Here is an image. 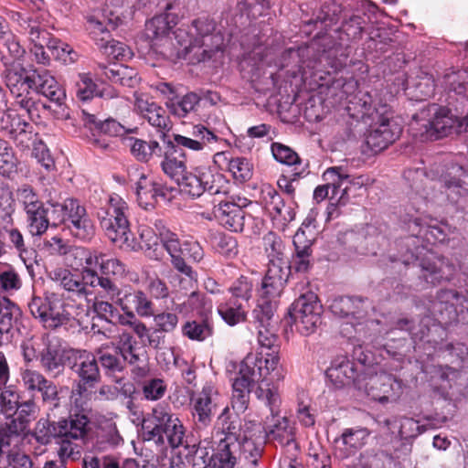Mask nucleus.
<instances>
[{
  "instance_id": "8",
  "label": "nucleus",
  "mask_w": 468,
  "mask_h": 468,
  "mask_svg": "<svg viewBox=\"0 0 468 468\" xmlns=\"http://www.w3.org/2000/svg\"><path fill=\"white\" fill-rule=\"evenodd\" d=\"M128 213V204L115 194L109 196L105 203L96 210L97 218L108 239L119 247L126 246L135 250V246L132 245L133 240H130L132 233Z\"/></svg>"
},
{
  "instance_id": "64",
  "label": "nucleus",
  "mask_w": 468,
  "mask_h": 468,
  "mask_svg": "<svg viewBox=\"0 0 468 468\" xmlns=\"http://www.w3.org/2000/svg\"><path fill=\"white\" fill-rule=\"evenodd\" d=\"M167 390V385L160 378L146 379L142 384V394L144 399L155 401L161 399Z\"/></svg>"
},
{
  "instance_id": "45",
  "label": "nucleus",
  "mask_w": 468,
  "mask_h": 468,
  "mask_svg": "<svg viewBox=\"0 0 468 468\" xmlns=\"http://www.w3.org/2000/svg\"><path fill=\"white\" fill-rule=\"evenodd\" d=\"M381 424L383 428L392 433H394L393 430L398 429L400 439L413 438L425 431V425H420L418 420L412 418L386 419Z\"/></svg>"
},
{
  "instance_id": "26",
  "label": "nucleus",
  "mask_w": 468,
  "mask_h": 468,
  "mask_svg": "<svg viewBox=\"0 0 468 468\" xmlns=\"http://www.w3.org/2000/svg\"><path fill=\"white\" fill-rule=\"evenodd\" d=\"M439 183L442 193L452 203L468 195V173L462 165L449 166L440 176Z\"/></svg>"
},
{
  "instance_id": "15",
  "label": "nucleus",
  "mask_w": 468,
  "mask_h": 468,
  "mask_svg": "<svg viewBox=\"0 0 468 468\" xmlns=\"http://www.w3.org/2000/svg\"><path fill=\"white\" fill-rule=\"evenodd\" d=\"M219 399L218 390L211 382H207L201 390L192 393L189 407L197 429L207 428L211 424Z\"/></svg>"
},
{
  "instance_id": "32",
  "label": "nucleus",
  "mask_w": 468,
  "mask_h": 468,
  "mask_svg": "<svg viewBox=\"0 0 468 468\" xmlns=\"http://www.w3.org/2000/svg\"><path fill=\"white\" fill-rule=\"evenodd\" d=\"M19 441L18 438H11L0 431V468H33V462L27 454L19 450L10 449Z\"/></svg>"
},
{
  "instance_id": "21",
  "label": "nucleus",
  "mask_w": 468,
  "mask_h": 468,
  "mask_svg": "<svg viewBox=\"0 0 468 468\" xmlns=\"http://www.w3.org/2000/svg\"><path fill=\"white\" fill-rule=\"evenodd\" d=\"M404 383L401 379L387 373H381L369 379L366 392L373 400L380 403L396 401L403 393Z\"/></svg>"
},
{
  "instance_id": "29",
  "label": "nucleus",
  "mask_w": 468,
  "mask_h": 468,
  "mask_svg": "<svg viewBox=\"0 0 468 468\" xmlns=\"http://www.w3.org/2000/svg\"><path fill=\"white\" fill-rule=\"evenodd\" d=\"M135 192L139 206L146 210L154 208L159 198L167 199V187L144 174L135 183Z\"/></svg>"
},
{
  "instance_id": "58",
  "label": "nucleus",
  "mask_w": 468,
  "mask_h": 468,
  "mask_svg": "<svg viewBox=\"0 0 468 468\" xmlns=\"http://www.w3.org/2000/svg\"><path fill=\"white\" fill-rule=\"evenodd\" d=\"M363 24L364 19L359 16H353L344 21L339 31L340 41L350 42L360 39L364 29Z\"/></svg>"
},
{
  "instance_id": "42",
  "label": "nucleus",
  "mask_w": 468,
  "mask_h": 468,
  "mask_svg": "<svg viewBox=\"0 0 468 468\" xmlns=\"http://www.w3.org/2000/svg\"><path fill=\"white\" fill-rule=\"evenodd\" d=\"M437 301L435 304L440 312H442V305H445L446 311L451 309L449 313L454 312L456 315L468 313V292L461 294L454 290L442 289L437 293Z\"/></svg>"
},
{
  "instance_id": "17",
  "label": "nucleus",
  "mask_w": 468,
  "mask_h": 468,
  "mask_svg": "<svg viewBox=\"0 0 468 468\" xmlns=\"http://www.w3.org/2000/svg\"><path fill=\"white\" fill-rule=\"evenodd\" d=\"M160 241L171 258L173 268L180 273L177 280L181 289L186 291L194 289L197 283V272L182 257L183 242L180 241L177 234L172 231L165 232Z\"/></svg>"
},
{
  "instance_id": "24",
  "label": "nucleus",
  "mask_w": 468,
  "mask_h": 468,
  "mask_svg": "<svg viewBox=\"0 0 468 468\" xmlns=\"http://www.w3.org/2000/svg\"><path fill=\"white\" fill-rule=\"evenodd\" d=\"M280 407L275 416L271 412V420L265 424V440L280 444L283 451H296L299 447L295 440V427L286 417H280Z\"/></svg>"
},
{
  "instance_id": "33",
  "label": "nucleus",
  "mask_w": 468,
  "mask_h": 468,
  "mask_svg": "<svg viewBox=\"0 0 468 468\" xmlns=\"http://www.w3.org/2000/svg\"><path fill=\"white\" fill-rule=\"evenodd\" d=\"M73 352L74 348L63 349L49 345L41 352V367L48 375L57 378L64 372L65 366L70 367Z\"/></svg>"
},
{
  "instance_id": "48",
  "label": "nucleus",
  "mask_w": 468,
  "mask_h": 468,
  "mask_svg": "<svg viewBox=\"0 0 468 468\" xmlns=\"http://www.w3.org/2000/svg\"><path fill=\"white\" fill-rule=\"evenodd\" d=\"M265 439H239L238 453L248 464L256 466L262 457Z\"/></svg>"
},
{
  "instance_id": "61",
  "label": "nucleus",
  "mask_w": 468,
  "mask_h": 468,
  "mask_svg": "<svg viewBox=\"0 0 468 468\" xmlns=\"http://www.w3.org/2000/svg\"><path fill=\"white\" fill-rule=\"evenodd\" d=\"M154 324V332L163 334H173L179 323L178 315L174 312L163 311L152 316Z\"/></svg>"
},
{
  "instance_id": "51",
  "label": "nucleus",
  "mask_w": 468,
  "mask_h": 468,
  "mask_svg": "<svg viewBox=\"0 0 468 468\" xmlns=\"http://www.w3.org/2000/svg\"><path fill=\"white\" fill-rule=\"evenodd\" d=\"M212 309V303L205 294L193 291L187 299L175 305L174 310L178 313L197 312L205 315Z\"/></svg>"
},
{
  "instance_id": "47",
  "label": "nucleus",
  "mask_w": 468,
  "mask_h": 468,
  "mask_svg": "<svg viewBox=\"0 0 468 468\" xmlns=\"http://www.w3.org/2000/svg\"><path fill=\"white\" fill-rule=\"evenodd\" d=\"M100 286L101 298H106L117 304L118 298L121 297L122 292L119 289L117 284L112 282L108 276L99 275L95 269H90L89 290Z\"/></svg>"
},
{
  "instance_id": "13",
  "label": "nucleus",
  "mask_w": 468,
  "mask_h": 468,
  "mask_svg": "<svg viewBox=\"0 0 468 468\" xmlns=\"http://www.w3.org/2000/svg\"><path fill=\"white\" fill-rule=\"evenodd\" d=\"M289 314L296 331L308 336L315 333L322 324L323 305L315 293L307 292L292 303Z\"/></svg>"
},
{
  "instance_id": "35",
  "label": "nucleus",
  "mask_w": 468,
  "mask_h": 468,
  "mask_svg": "<svg viewBox=\"0 0 468 468\" xmlns=\"http://www.w3.org/2000/svg\"><path fill=\"white\" fill-rule=\"evenodd\" d=\"M135 108L139 113L147 120L149 124L157 130V132H160L165 135V133L169 131L171 127L169 116L166 114L165 110L160 105L140 96L135 100Z\"/></svg>"
},
{
  "instance_id": "25",
  "label": "nucleus",
  "mask_w": 468,
  "mask_h": 468,
  "mask_svg": "<svg viewBox=\"0 0 468 468\" xmlns=\"http://www.w3.org/2000/svg\"><path fill=\"white\" fill-rule=\"evenodd\" d=\"M234 201H220L214 207L213 213L219 223L232 232H241L245 225L246 213L242 207L250 202L247 198Z\"/></svg>"
},
{
  "instance_id": "16",
  "label": "nucleus",
  "mask_w": 468,
  "mask_h": 468,
  "mask_svg": "<svg viewBox=\"0 0 468 468\" xmlns=\"http://www.w3.org/2000/svg\"><path fill=\"white\" fill-rule=\"evenodd\" d=\"M90 269L84 263L80 273H75L66 268H55L48 272V277L68 293L69 297L88 299L92 295L89 290Z\"/></svg>"
},
{
  "instance_id": "31",
  "label": "nucleus",
  "mask_w": 468,
  "mask_h": 468,
  "mask_svg": "<svg viewBox=\"0 0 468 468\" xmlns=\"http://www.w3.org/2000/svg\"><path fill=\"white\" fill-rule=\"evenodd\" d=\"M325 375L335 388H343L356 384L358 374L354 362L346 356H337L332 360Z\"/></svg>"
},
{
  "instance_id": "40",
  "label": "nucleus",
  "mask_w": 468,
  "mask_h": 468,
  "mask_svg": "<svg viewBox=\"0 0 468 468\" xmlns=\"http://www.w3.org/2000/svg\"><path fill=\"white\" fill-rule=\"evenodd\" d=\"M96 356L106 376L112 378L115 383H121L123 380L122 375L126 365L115 351L112 353L104 347H101L96 351Z\"/></svg>"
},
{
  "instance_id": "60",
  "label": "nucleus",
  "mask_w": 468,
  "mask_h": 468,
  "mask_svg": "<svg viewBox=\"0 0 468 468\" xmlns=\"http://www.w3.org/2000/svg\"><path fill=\"white\" fill-rule=\"evenodd\" d=\"M360 303L361 301L357 298L340 296L332 301L330 310L335 316L348 317L357 312Z\"/></svg>"
},
{
  "instance_id": "56",
  "label": "nucleus",
  "mask_w": 468,
  "mask_h": 468,
  "mask_svg": "<svg viewBox=\"0 0 468 468\" xmlns=\"http://www.w3.org/2000/svg\"><path fill=\"white\" fill-rule=\"evenodd\" d=\"M369 435L370 431L367 428L356 427L346 429L341 437L335 440V442H342L346 448L356 451L365 445Z\"/></svg>"
},
{
  "instance_id": "11",
  "label": "nucleus",
  "mask_w": 468,
  "mask_h": 468,
  "mask_svg": "<svg viewBox=\"0 0 468 468\" xmlns=\"http://www.w3.org/2000/svg\"><path fill=\"white\" fill-rule=\"evenodd\" d=\"M291 267L268 264L267 272L262 279L259 291L257 306L253 310L254 319L268 321L273 318L281 296L288 281Z\"/></svg>"
},
{
  "instance_id": "3",
  "label": "nucleus",
  "mask_w": 468,
  "mask_h": 468,
  "mask_svg": "<svg viewBox=\"0 0 468 468\" xmlns=\"http://www.w3.org/2000/svg\"><path fill=\"white\" fill-rule=\"evenodd\" d=\"M160 166L164 174L178 186L181 193L195 199L203 194L227 195L230 184L226 176L210 166H197L187 171L186 154L171 147L165 153Z\"/></svg>"
},
{
  "instance_id": "12",
  "label": "nucleus",
  "mask_w": 468,
  "mask_h": 468,
  "mask_svg": "<svg viewBox=\"0 0 468 468\" xmlns=\"http://www.w3.org/2000/svg\"><path fill=\"white\" fill-rule=\"evenodd\" d=\"M62 295L45 292L44 296H33L28 303L31 314L40 320L47 328H57L68 324L72 318Z\"/></svg>"
},
{
  "instance_id": "59",
  "label": "nucleus",
  "mask_w": 468,
  "mask_h": 468,
  "mask_svg": "<svg viewBox=\"0 0 468 468\" xmlns=\"http://www.w3.org/2000/svg\"><path fill=\"white\" fill-rule=\"evenodd\" d=\"M450 90L463 95L468 92V69L445 73L442 82Z\"/></svg>"
},
{
  "instance_id": "5",
  "label": "nucleus",
  "mask_w": 468,
  "mask_h": 468,
  "mask_svg": "<svg viewBox=\"0 0 468 468\" xmlns=\"http://www.w3.org/2000/svg\"><path fill=\"white\" fill-rule=\"evenodd\" d=\"M378 92L360 93L347 106L349 115L369 126L366 144L375 154L393 144L400 135L402 128L393 118L391 107L377 99Z\"/></svg>"
},
{
  "instance_id": "20",
  "label": "nucleus",
  "mask_w": 468,
  "mask_h": 468,
  "mask_svg": "<svg viewBox=\"0 0 468 468\" xmlns=\"http://www.w3.org/2000/svg\"><path fill=\"white\" fill-rule=\"evenodd\" d=\"M261 202L273 222L286 226L295 218L293 200L286 203L278 191L271 186H266L261 190Z\"/></svg>"
},
{
  "instance_id": "57",
  "label": "nucleus",
  "mask_w": 468,
  "mask_h": 468,
  "mask_svg": "<svg viewBox=\"0 0 468 468\" xmlns=\"http://www.w3.org/2000/svg\"><path fill=\"white\" fill-rule=\"evenodd\" d=\"M139 237L141 242L138 244V246L133 244V241L132 242V245L135 246L134 250L140 248L141 250L148 251L147 256L150 259L159 260V255L156 253V249L152 250L154 246L158 245V240H160L153 227L141 225L139 228Z\"/></svg>"
},
{
  "instance_id": "39",
  "label": "nucleus",
  "mask_w": 468,
  "mask_h": 468,
  "mask_svg": "<svg viewBox=\"0 0 468 468\" xmlns=\"http://www.w3.org/2000/svg\"><path fill=\"white\" fill-rule=\"evenodd\" d=\"M34 409L35 405L31 401L19 404L14 418L1 425L0 431L5 432L6 436L11 438L20 439L27 428L29 418L33 414Z\"/></svg>"
},
{
  "instance_id": "23",
  "label": "nucleus",
  "mask_w": 468,
  "mask_h": 468,
  "mask_svg": "<svg viewBox=\"0 0 468 468\" xmlns=\"http://www.w3.org/2000/svg\"><path fill=\"white\" fill-rule=\"evenodd\" d=\"M75 255L80 257L84 263L92 269L100 268L105 276L122 278L126 275V265L117 258H109L99 250L77 249Z\"/></svg>"
},
{
  "instance_id": "34",
  "label": "nucleus",
  "mask_w": 468,
  "mask_h": 468,
  "mask_svg": "<svg viewBox=\"0 0 468 468\" xmlns=\"http://www.w3.org/2000/svg\"><path fill=\"white\" fill-rule=\"evenodd\" d=\"M193 137H187L182 134H174L175 145L172 147H184L192 151L199 152L208 145L218 143L220 138L211 130H208L202 124L195 125L192 133Z\"/></svg>"
},
{
  "instance_id": "38",
  "label": "nucleus",
  "mask_w": 468,
  "mask_h": 468,
  "mask_svg": "<svg viewBox=\"0 0 468 468\" xmlns=\"http://www.w3.org/2000/svg\"><path fill=\"white\" fill-rule=\"evenodd\" d=\"M271 320L261 321L255 319L258 323V343L261 348V353H255L260 356L262 360H267L271 357H277L278 363L280 362V356L278 355L280 350L279 338L277 335L271 330Z\"/></svg>"
},
{
  "instance_id": "1",
  "label": "nucleus",
  "mask_w": 468,
  "mask_h": 468,
  "mask_svg": "<svg viewBox=\"0 0 468 468\" xmlns=\"http://www.w3.org/2000/svg\"><path fill=\"white\" fill-rule=\"evenodd\" d=\"M408 229L411 235L399 243L401 250H406L399 252L398 261L404 265L419 261L420 278L428 284L435 286L452 280L456 272L455 265L447 258L437 256L420 245V239L430 244L442 242L447 237L448 225L431 218H415L409 221Z\"/></svg>"
},
{
  "instance_id": "19",
  "label": "nucleus",
  "mask_w": 468,
  "mask_h": 468,
  "mask_svg": "<svg viewBox=\"0 0 468 468\" xmlns=\"http://www.w3.org/2000/svg\"><path fill=\"white\" fill-rule=\"evenodd\" d=\"M20 31L28 36L30 42L33 44L30 48V54L33 59L41 65L47 66L50 62L49 55L45 51L46 45L48 49H58V47L49 39V33L45 29L43 23H37L30 20H22L20 22Z\"/></svg>"
},
{
  "instance_id": "36",
  "label": "nucleus",
  "mask_w": 468,
  "mask_h": 468,
  "mask_svg": "<svg viewBox=\"0 0 468 468\" xmlns=\"http://www.w3.org/2000/svg\"><path fill=\"white\" fill-rule=\"evenodd\" d=\"M0 54L4 69L1 72V78L4 80L5 72L10 68L25 69L16 61L21 60L25 54V48L20 45L17 38L9 32H5L0 37Z\"/></svg>"
},
{
  "instance_id": "44",
  "label": "nucleus",
  "mask_w": 468,
  "mask_h": 468,
  "mask_svg": "<svg viewBox=\"0 0 468 468\" xmlns=\"http://www.w3.org/2000/svg\"><path fill=\"white\" fill-rule=\"evenodd\" d=\"M130 152L141 163H148L154 156H162L163 148L157 141H145L143 139L129 138Z\"/></svg>"
},
{
  "instance_id": "63",
  "label": "nucleus",
  "mask_w": 468,
  "mask_h": 468,
  "mask_svg": "<svg viewBox=\"0 0 468 468\" xmlns=\"http://www.w3.org/2000/svg\"><path fill=\"white\" fill-rule=\"evenodd\" d=\"M16 198L25 212L40 208L44 205L35 189L29 185H23L16 190Z\"/></svg>"
},
{
  "instance_id": "27",
  "label": "nucleus",
  "mask_w": 468,
  "mask_h": 468,
  "mask_svg": "<svg viewBox=\"0 0 468 468\" xmlns=\"http://www.w3.org/2000/svg\"><path fill=\"white\" fill-rule=\"evenodd\" d=\"M66 228L74 238L82 241H90L95 236L94 223L86 207L78 199L70 203Z\"/></svg>"
},
{
  "instance_id": "30",
  "label": "nucleus",
  "mask_w": 468,
  "mask_h": 468,
  "mask_svg": "<svg viewBox=\"0 0 468 468\" xmlns=\"http://www.w3.org/2000/svg\"><path fill=\"white\" fill-rule=\"evenodd\" d=\"M30 122L32 121L28 119L26 112L15 105V101L12 106L0 115V128L15 140L19 135L32 133L33 126Z\"/></svg>"
},
{
  "instance_id": "18",
  "label": "nucleus",
  "mask_w": 468,
  "mask_h": 468,
  "mask_svg": "<svg viewBox=\"0 0 468 468\" xmlns=\"http://www.w3.org/2000/svg\"><path fill=\"white\" fill-rule=\"evenodd\" d=\"M324 179L327 182L325 185L318 186L314 191V199L320 203L326 197L331 200L328 207V213L331 214L335 208V202L345 205L344 196L346 194L348 186L341 189L345 180L348 179V174L342 166H333L327 168L323 174Z\"/></svg>"
},
{
  "instance_id": "49",
  "label": "nucleus",
  "mask_w": 468,
  "mask_h": 468,
  "mask_svg": "<svg viewBox=\"0 0 468 468\" xmlns=\"http://www.w3.org/2000/svg\"><path fill=\"white\" fill-rule=\"evenodd\" d=\"M245 304L232 298L220 303L218 305V313L223 321L230 326H234L246 319Z\"/></svg>"
},
{
  "instance_id": "54",
  "label": "nucleus",
  "mask_w": 468,
  "mask_h": 468,
  "mask_svg": "<svg viewBox=\"0 0 468 468\" xmlns=\"http://www.w3.org/2000/svg\"><path fill=\"white\" fill-rule=\"evenodd\" d=\"M20 315V308L15 303L0 296V334L8 333Z\"/></svg>"
},
{
  "instance_id": "28",
  "label": "nucleus",
  "mask_w": 468,
  "mask_h": 468,
  "mask_svg": "<svg viewBox=\"0 0 468 468\" xmlns=\"http://www.w3.org/2000/svg\"><path fill=\"white\" fill-rule=\"evenodd\" d=\"M117 305L123 313L131 317L136 314L143 318H149L154 315V303L146 293L141 290L129 288L122 292L117 300Z\"/></svg>"
},
{
  "instance_id": "50",
  "label": "nucleus",
  "mask_w": 468,
  "mask_h": 468,
  "mask_svg": "<svg viewBox=\"0 0 468 468\" xmlns=\"http://www.w3.org/2000/svg\"><path fill=\"white\" fill-rule=\"evenodd\" d=\"M116 24L112 20H100L95 16H88L86 22V30L91 39L99 47L102 42L110 41L111 31L115 29Z\"/></svg>"
},
{
  "instance_id": "53",
  "label": "nucleus",
  "mask_w": 468,
  "mask_h": 468,
  "mask_svg": "<svg viewBox=\"0 0 468 468\" xmlns=\"http://www.w3.org/2000/svg\"><path fill=\"white\" fill-rule=\"evenodd\" d=\"M209 441H200L189 462L192 468H217L216 448L209 446Z\"/></svg>"
},
{
  "instance_id": "4",
  "label": "nucleus",
  "mask_w": 468,
  "mask_h": 468,
  "mask_svg": "<svg viewBox=\"0 0 468 468\" xmlns=\"http://www.w3.org/2000/svg\"><path fill=\"white\" fill-rule=\"evenodd\" d=\"M4 82L15 98V105L25 111L34 122L40 120V111L30 90L45 96L58 107L63 106L66 99L64 89L48 70L10 68L4 74Z\"/></svg>"
},
{
  "instance_id": "37",
  "label": "nucleus",
  "mask_w": 468,
  "mask_h": 468,
  "mask_svg": "<svg viewBox=\"0 0 468 468\" xmlns=\"http://www.w3.org/2000/svg\"><path fill=\"white\" fill-rule=\"evenodd\" d=\"M171 4H167L164 14L154 16L145 23V36L151 41L162 40L169 35L178 23V16L170 13Z\"/></svg>"
},
{
  "instance_id": "43",
  "label": "nucleus",
  "mask_w": 468,
  "mask_h": 468,
  "mask_svg": "<svg viewBox=\"0 0 468 468\" xmlns=\"http://www.w3.org/2000/svg\"><path fill=\"white\" fill-rule=\"evenodd\" d=\"M82 112L85 116V122L87 124L93 125L94 129L101 133L110 136H122L126 133H136L137 131V128H126L112 118H108L102 121L94 114L87 113L85 111H82Z\"/></svg>"
},
{
  "instance_id": "22",
  "label": "nucleus",
  "mask_w": 468,
  "mask_h": 468,
  "mask_svg": "<svg viewBox=\"0 0 468 468\" xmlns=\"http://www.w3.org/2000/svg\"><path fill=\"white\" fill-rule=\"evenodd\" d=\"M69 368L86 387L93 388L101 381L96 354L84 349H74Z\"/></svg>"
},
{
  "instance_id": "41",
  "label": "nucleus",
  "mask_w": 468,
  "mask_h": 468,
  "mask_svg": "<svg viewBox=\"0 0 468 468\" xmlns=\"http://www.w3.org/2000/svg\"><path fill=\"white\" fill-rule=\"evenodd\" d=\"M292 243L295 253L290 267L291 269L293 268L297 272H304L310 267L312 241L306 238L303 230L298 229L293 236Z\"/></svg>"
},
{
  "instance_id": "7",
  "label": "nucleus",
  "mask_w": 468,
  "mask_h": 468,
  "mask_svg": "<svg viewBox=\"0 0 468 468\" xmlns=\"http://www.w3.org/2000/svg\"><path fill=\"white\" fill-rule=\"evenodd\" d=\"M143 436L144 441H154L156 445L164 446L167 441L176 448L183 443L185 429L169 406L160 403L144 419Z\"/></svg>"
},
{
  "instance_id": "6",
  "label": "nucleus",
  "mask_w": 468,
  "mask_h": 468,
  "mask_svg": "<svg viewBox=\"0 0 468 468\" xmlns=\"http://www.w3.org/2000/svg\"><path fill=\"white\" fill-rule=\"evenodd\" d=\"M177 42L188 51L195 48L197 62H204L212 58L215 53L221 51L225 46V37L214 19L201 16L192 21L188 31L177 28L173 32Z\"/></svg>"
},
{
  "instance_id": "62",
  "label": "nucleus",
  "mask_w": 468,
  "mask_h": 468,
  "mask_svg": "<svg viewBox=\"0 0 468 468\" xmlns=\"http://www.w3.org/2000/svg\"><path fill=\"white\" fill-rule=\"evenodd\" d=\"M382 460L391 463L393 456L386 450H379L378 452L367 451L359 455L355 468H381L379 462Z\"/></svg>"
},
{
  "instance_id": "9",
  "label": "nucleus",
  "mask_w": 468,
  "mask_h": 468,
  "mask_svg": "<svg viewBox=\"0 0 468 468\" xmlns=\"http://www.w3.org/2000/svg\"><path fill=\"white\" fill-rule=\"evenodd\" d=\"M410 129L412 132L416 131L415 136L431 140H438L463 131L458 119L447 108L437 104H431L415 115Z\"/></svg>"
},
{
  "instance_id": "10",
  "label": "nucleus",
  "mask_w": 468,
  "mask_h": 468,
  "mask_svg": "<svg viewBox=\"0 0 468 468\" xmlns=\"http://www.w3.org/2000/svg\"><path fill=\"white\" fill-rule=\"evenodd\" d=\"M239 424L231 416L229 407L218 415L214 426L217 468H234L237 463Z\"/></svg>"
},
{
  "instance_id": "55",
  "label": "nucleus",
  "mask_w": 468,
  "mask_h": 468,
  "mask_svg": "<svg viewBox=\"0 0 468 468\" xmlns=\"http://www.w3.org/2000/svg\"><path fill=\"white\" fill-rule=\"evenodd\" d=\"M48 213V208H46L44 205L40 208L26 212L27 229L33 236H41L48 230L49 227Z\"/></svg>"
},
{
  "instance_id": "52",
  "label": "nucleus",
  "mask_w": 468,
  "mask_h": 468,
  "mask_svg": "<svg viewBox=\"0 0 468 468\" xmlns=\"http://www.w3.org/2000/svg\"><path fill=\"white\" fill-rule=\"evenodd\" d=\"M76 200V198H67L63 203H59L58 200L48 198L49 227L57 228L62 224L66 226L69 215L70 203H75Z\"/></svg>"
},
{
  "instance_id": "14",
  "label": "nucleus",
  "mask_w": 468,
  "mask_h": 468,
  "mask_svg": "<svg viewBox=\"0 0 468 468\" xmlns=\"http://www.w3.org/2000/svg\"><path fill=\"white\" fill-rule=\"evenodd\" d=\"M39 431L46 432L38 437L42 443H48L51 437H68L73 440L83 439L90 430V420L83 413L70 414L69 419H62L58 421L46 420L38 422Z\"/></svg>"
},
{
  "instance_id": "2",
  "label": "nucleus",
  "mask_w": 468,
  "mask_h": 468,
  "mask_svg": "<svg viewBox=\"0 0 468 468\" xmlns=\"http://www.w3.org/2000/svg\"><path fill=\"white\" fill-rule=\"evenodd\" d=\"M278 367L277 357L262 360L256 354L249 353L239 363V372L232 379L231 407L237 414L246 411L250 403V395L255 383L259 386L255 391L259 400L263 402L275 416L281 406L278 388L268 380V376Z\"/></svg>"
},
{
  "instance_id": "46",
  "label": "nucleus",
  "mask_w": 468,
  "mask_h": 468,
  "mask_svg": "<svg viewBox=\"0 0 468 468\" xmlns=\"http://www.w3.org/2000/svg\"><path fill=\"white\" fill-rule=\"evenodd\" d=\"M184 337L191 341L203 342L212 336L214 327L212 322L204 317L199 320H187L181 326Z\"/></svg>"
}]
</instances>
